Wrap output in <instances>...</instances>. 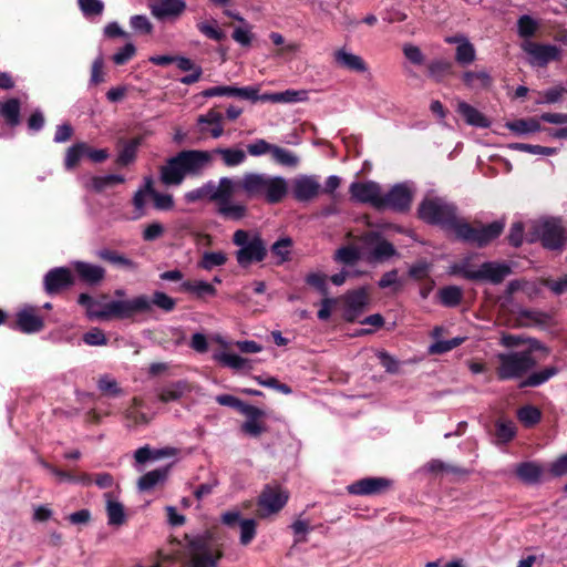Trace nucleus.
Here are the masks:
<instances>
[{"mask_svg":"<svg viewBox=\"0 0 567 567\" xmlns=\"http://www.w3.org/2000/svg\"><path fill=\"white\" fill-rule=\"evenodd\" d=\"M236 183L229 177H221L216 183L208 181L200 187L185 193L187 203L208 200L215 204L216 213L227 220H241L247 214V206L233 199L236 192Z\"/></svg>","mask_w":567,"mask_h":567,"instance_id":"obj_1","label":"nucleus"},{"mask_svg":"<svg viewBox=\"0 0 567 567\" xmlns=\"http://www.w3.org/2000/svg\"><path fill=\"white\" fill-rule=\"evenodd\" d=\"M238 186L248 198L265 199L269 204L280 203L288 193L286 178L266 173H246Z\"/></svg>","mask_w":567,"mask_h":567,"instance_id":"obj_2","label":"nucleus"},{"mask_svg":"<svg viewBox=\"0 0 567 567\" xmlns=\"http://www.w3.org/2000/svg\"><path fill=\"white\" fill-rule=\"evenodd\" d=\"M419 216L426 223L440 225L454 234L463 220L457 217L456 208L453 204L439 197L425 198L419 207Z\"/></svg>","mask_w":567,"mask_h":567,"instance_id":"obj_3","label":"nucleus"},{"mask_svg":"<svg viewBox=\"0 0 567 567\" xmlns=\"http://www.w3.org/2000/svg\"><path fill=\"white\" fill-rule=\"evenodd\" d=\"M496 375L499 380L524 377L536 365L532 350L502 352L496 355Z\"/></svg>","mask_w":567,"mask_h":567,"instance_id":"obj_4","label":"nucleus"},{"mask_svg":"<svg viewBox=\"0 0 567 567\" xmlns=\"http://www.w3.org/2000/svg\"><path fill=\"white\" fill-rule=\"evenodd\" d=\"M233 243L239 247L236 260L243 268L262 261L267 256V246L258 233L238 229L233 235Z\"/></svg>","mask_w":567,"mask_h":567,"instance_id":"obj_5","label":"nucleus"},{"mask_svg":"<svg viewBox=\"0 0 567 567\" xmlns=\"http://www.w3.org/2000/svg\"><path fill=\"white\" fill-rule=\"evenodd\" d=\"M189 567H217L223 553L208 534L198 535L187 543ZM152 567H161L159 563Z\"/></svg>","mask_w":567,"mask_h":567,"instance_id":"obj_6","label":"nucleus"},{"mask_svg":"<svg viewBox=\"0 0 567 567\" xmlns=\"http://www.w3.org/2000/svg\"><path fill=\"white\" fill-rule=\"evenodd\" d=\"M151 312V302L146 295H138L132 299H115L104 302L100 320H125L141 313Z\"/></svg>","mask_w":567,"mask_h":567,"instance_id":"obj_7","label":"nucleus"},{"mask_svg":"<svg viewBox=\"0 0 567 567\" xmlns=\"http://www.w3.org/2000/svg\"><path fill=\"white\" fill-rule=\"evenodd\" d=\"M504 227L505 223L502 220L493 221L492 224L482 227H473L465 220H462L455 235L464 241L482 247L497 238L504 230Z\"/></svg>","mask_w":567,"mask_h":567,"instance_id":"obj_8","label":"nucleus"},{"mask_svg":"<svg viewBox=\"0 0 567 567\" xmlns=\"http://www.w3.org/2000/svg\"><path fill=\"white\" fill-rule=\"evenodd\" d=\"M532 228L530 240L540 239L544 247L548 249H559L567 240L564 228L556 219L534 221Z\"/></svg>","mask_w":567,"mask_h":567,"instance_id":"obj_9","label":"nucleus"},{"mask_svg":"<svg viewBox=\"0 0 567 567\" xmlns=\"http://www.w3.org/2000/svg\"><path fill=\"white\" fill-rule=\"evenodd\" d=\"M289 493L279 486H266L258 498V516L277 514L288 502Z\"/></svg>","mask_w":567,"mask_h":567,"instance_id":"obj_10","label":"nucleus"},{"mask_svg":"<svg viewBox=\"0 0 567 567\" xmlns=\"http://www.w3.org/2000/svg\"><path fill=\"white\" fill-rule=\"evenodd\" d=\"M364 259L369 262H380L389 259L395 254L393 245L377 233H368L361 238Z\"/></svg>","mask_w":567,"mask_h":567,"instance_id":"obj_11","label":"nucleus"},{"mask_svg":"<svg viewBox=\"0 0 567 567\" xmlns=\"http://www.w3.org/2000/svg\"><path fill=\"white\" fill-rule=\"evenodd\" d=\"M413 190L408 184H396L386 194H382L380 209L405 212L410 208Z\"/></svg>","mask_w":567,"mask_h":567,"instance_id":"obj_12","label":"nucleus"},{"mask_svg":"<svg viewBox=\"0 0 567 567\" xmlns=\"http://www.w3.org/2000/svg\"><path fill=\"white\" fill-rule=\"evenodd\" d=\"M351 199L358 203L370 204L380 209L382 190L381 186L372 181L354 182L350 185Z\"/></svg>","mask_w":567,"mask_h":567,"instance_id":"obj_13","label":"nucleus"},{"mask_svg":"<svg viewBox=\"0 0 567 567\" xmlns=\"http://www.w3.org/2000/svg\"><path fill=\"white\" fill-rule=\"evenodd\" d=\"M224 116L215 109L200 114L196 120V128L199 134L198 140H205L208 136L219 138L224 134Z\"/></svg>","mask_w":567,"mask_h":567,"instance_id":"obj_14","label":"nucleus"},{"mask_svg":"<svg viewBox=\"0 0 567 567\" xmlns=\"http://www.w3.org/2000/svg\"><path fill=\"white\" fill-rule=\"evenodd\" d=\"M186 175H198L213 162L209 151L188 150L177 154Z\"/></svg>","mask_w":567,"mask_h":567,"instance_id":"obj_15","label":"nucleus"},{"mask_svg":"<svg viewBox=\"0 0 567 567\" xmlns=\"http://www.w3.org/2000/svg\"><path fill=\"white\" fill-rule=\"evenodd\" d=\"M392 482L385 477H367L350 484L347 489L352 495H379L388 491Z\"/></svg>","mask_w":567,"mask_h":567,"instance_id":"obj_16","label":"nucleus"},{"mask_svg":"<svg viewBox=\"0 0 567 567\" xmlns=\"http://www.w3.org/2000/svg\"><path fill=\"white\" fill-rule=\"evenodd\" d=\"M321 192V185L316 176L300 175L292 181V194L299 202H309Z\"/></svg>","mask_w":567,"mask_h":567,"instance_id":"obj_17","label":"nucleus"},{"mask_svg":"<svg viewBox=\"0 0 567 567\" xmlns=\"http://www.w3.org/2000/svg\"><path fill=\"white\" fill-rule=\"evenodd\" d=\"M43 284L47 293L55 295L73 284V276L68 268H54L44 276Z\"/></svg>","mask_w":567,"mask_h":567,"instance_id":"obj_18","label":"nucleus"},{"mask_svg":"<svg viewBox=\"0 0 567 567\" xmlns=\"http://www.w3.org/2000/svg\"><path fill=\"white\" fill-rule=\"evenodd\" d=\"M43 318L38 313V309L25 306L17 313V328L23 333H35L43 329Z\"/></svg>","mask_w":567,"mask_h":567,"instance_id":"obj_19","label":"nucleus"},{"mask_svg":"<svg viewBox=\"0 0 567 567\" xmlns=\"http://www.w3.org/2000/svg\"><path fill=\"white\" fill-rule=\"evenodd\" d=\"M525 52L532 58V63L546 65L548 62L559 58V49L555 45H543L533 42H526L523 45Z\"/></svg>","mask_w":567,"mask_h":567,"instance_id":"obj_20","label":"nucleus"},{"mask_svg":"<svg viewBox=\"0 0 567 567\" xmlns=\"http://www.w3.org/2000/svg\"><path fill=\"white\" fill-rule=\"evenodd\" d=\"M184 0H158L150 6L151 13L158 20L178 18L186 10Z\"/></svg>","mask_w":567,"mask_h":567,"instance_id":"obj_21","label":"nucleus"},{"mask_svg":"<svg viewBox=\"0 0 567 567\" xmlns=\"http://www.w3.org/2000/svg\"><path fill=\"white\" fill-rule=\"evenodd\" d=\"M344 318L348 321H354L364 310L368 305V292L361 288L344 296Z\"/></svg>","mask_w":567,"mask_h":567,"instance_id":"obj_22","label":"nucleus"},{"mask_svg":"<svg viewBox=\"0 0 567 567\" xmlns=\"http://www.w3.org/2000/svg\"><path fill=\"white\" fill-rule=\"evenodd\" d=\"M512 272L511 267L504 262H484L478 267L477 280H487L494 285L501 284Z\"/></svg>","mask_w":567,"mask_h":567,"instance_id":"obj_23","label":"nucleus"},{"mask_svg":"<svg viewBox=\"0 0 567 567\" xmlns=\"http://www.w3.org/2000/svg\"><path fill=\"white\" fill-rule=\"evenodd\" d=\"M161 181L165 185H181L186 176L178 156L171 157L159 169Z\"/></svg>","mask_w":567,"mask_h":567,"instance_id":"obj_24","label":"nucleus"},{"mask_svg":"<svg viewBox=\"0 0 567 567\" xmlns=\"http://www.w3.org/2000/svg\"><path fill=\"white\" fill-rule=\"evenodd\" d=\"M247 420L241 425V431L250 436L257 437L266 431L265 424L260 419L265 415L264 411L257 406L249 405L243 413Z\"/></svg>","mask_w":567,"mask_h":567,"instance_id":"obj_25","label":"nucleus"},{"mask_svg":"<svg viewBox=\"0 0 567 567\" xmlns=\"http://www.w3.org/2000/svg\"><path fill=\"white\" fill-rule=\"evenodd\" d=\"M308 100V91L306 90H286L284 92L264 93L261 102H271L276 104H292L305 102Z\"/></svg>","mask_w":567,"mask_h":567,"instance_id":"obj_26","label":"nucleus"},{"mask_svg":"<svg viewBox=\"0 0 567 567\" xmlns=\"http://www.w3.org/2000/svg\"><path fill=\"white\" fill-rule=\"evenodd\" d=\"M334 62L344 69L354 71L358 73H364L368 71V65L360 55L351 53L346 49H339L333 53Z\"/></svg>","mask_w":567,"mask_h":567,"instance_id":"obj_27","label":"nucleus"},{"mask_svg":"<svg viewBox=\"0 0 567 567\" xmlns=\"http://www.w3.org/2000/svg\"><path fill=\"white\" fill-rule=\"evenodd\" d=\"M107 524L111 526H122L126 520L124 506L112 493H105Z\"/></svg>","mask_w":567,"mask_h":567,"instance_id":"obj_28","label":"nucleus"},{"mask_svg":"<svg viewBox=\"0 0 567 567\" xmlns=\"http://www.w3.org/2000/svg\"><path fill=\"white\" fill-rule=\"evenodd\" d=\"M142 406V399H132L130 406L124 412V419L127 426L145 425L150 423L151 417L141 410Z\"/></svg>","mask_w":567,"mask_h":567,"instance_id":"obj_29","label":"nucleus"},{"mask_svg":"<svg viewBox=\"0 0 567 567\" xmlns=\"http://www.w3.org/2000/svg\"><path fill=\"white\" fill-rule=\"evenodd\" d=\"M457 113H460L465 122L468 125L477 126V127H488L489 121L486 116H484L478 110L470 105L468 103L464 101L457 102L456 107Z\"/></svg>","mask_w":567,"mask_h":567,"instance_id":"obj_30","label":"nucleus"},{"mask_svg":"<svg viewBox=\"0 0 567 567\" xmlns=\"http://www.w3.org/2000/svg\"><path fill=\"white\" fill-rule=\"evenodd\" d=\"M74 268L80 278L90 285H96L101 282L105 276V270L96 265L78 261L74 264Z\"/></svg>","mask_w":567,"mask_h":567,"instance_id":"obj_31","label":"nucleus"},{"mask_svg":"<svg viewBox=\"0 0 567 567\" xmlns=\"http://www.w3.org/2000/svg\"><path fill=\"white\" fill-rule=\"evenodd\" d=\"M427 76L435 82H443L453 74V63L447 60L436 59L426 65Z\"/></svg>","mask_w":567,"mask_h":567,"instance_id":"obj_32","label":"nucleus"},{"mask_svg":"<svg viewBox=\"0 0 567 567\" xmlns=\"http://www.w3.org/2000/svg\"><path fill=\"white\" fill-rule=\"evenodd\" d=\"M169 467L156 468L147 472L143 476L140 477L137 482V486L140 491H151L156 485L165 482L168 475Z\"/></svg>","mask_w":567,"mask_h":567,"instance_id":"obj_33","label":"nucleus"},{"mask_svg":"<svg viewBox=\"0 0 567 567\" xmlns=\"http://www.w3.org/2000/svg\"><path fill=\"white\" fill-rule=\"evenodd\" d=\"M462 79L464 84L472 90L487 89L492 84V78L486 71H467Z\"/></svg>","mask_w":567,"mask_h":567,"instance_id":"obj_34","label":"nucleus"},{"mask_svg":"<svg viewBox=\"0 0 567 567\" xmlns=\"http://www.w3.org/2000/svg\"><path fill=\"white\" fill-rule=\"evenodd\" d=\"M188 384L185 381H178L162 388L158 391V399L164 403L179 400L188 392Z\"/></svg>","mask_w":567,"mask_h":567,"instance_id":"obj_35","label":"nucleus"},{"mask_svg":"<svg viewBox=\"0 0 567 567\" xmlns=\"http://www.w3.org/2000/svg\"><path fill=\"white\" fill-rule=\"evenodd\" d=\"M124 177L121 175L110 174L104 176H92L85 184L86 188L94 192H103L106 188L113 187L116 184L124 183Z\"/></svg>","mask_w":567,"mask_h":567,"instance_id":"obj_36","label":"nucleus"},{"mask_svg":"<svg viewBox=\"0 0 567 567\" xmlns=\"http://www.w3.org/2000/svg\"><path fill=\"white\" fill-rule=\"evenodd\" d=\"M517 476L525 483H537L543 474V468L534 462H524L516 467Z\"/></svg>","mask_w":567,"mask_h":567,"instance_id":"obj_37","label":"nucleus"},{"mask_svg":"<svg viewBox=\"0 0 567 567\" xmlns=\"http://www.w3.org/2000/svg\"><path fill=\"white\" fill-rule=\"evenodd\" d=\"M292 239L284 237L275 241L270 247L271 255L276 258V265H282L290 260Z\"/></svg>","mask_w":567,"mask_h":567,"instance_id":"obj_38","label":"nucleus"},{"mask_svg":"<svg viewBox=\"0 0 567 567\" xmlns=\"http://www.w3.org/2000/svg\"><path fill=\"white\" fill-rule=\"evenodd\" d=\"M210 153H213V156L218 154L228 167L238 166L246 159V153L239 148H216Z\"/></svg>","mask_w":567,"mask_h":567,"instance_id":"obj_39","label":"nucleus"},{"mask_svg":"<svg viewBox=\"0 0 567 567\" xmlns=\"http://www.w3.org/2000/svg\"><path fill=\"white\" fill-rule=\"evenodd\" d=\"M0 114L10 126H17L20 123V102L17 99H10L1 103Z\"/></svg>","mask_w":567,"mask_h":567,"instance_id":"obj_40","label":"nucleus"},{"mask_svg":"<svg viewBox=\"0 0 567 567\" xmlns=\"http://www.w3.org/2000/svg\"><path fill=\"white\" fill-rule=\"evenodd\" d=\"M97 256L105 261L128 270H135L137 268L136 262H134L132 259L110 249L100 250Z\"/></svg>","mask_w":567,"mask_h":567,"instance_id":"obj_41","label":"nucleus"},{"mask_svg":"<svg viewBox=\"0 0 567 567\" xmlns=\"http://www.w3.org/2000/svg\"><path fill=\"white\" fill-rule=\"evenodd\" d=\"M364 250L362 243L360 246H347L337 250L336 259L343 264H354L357 260L363 258L364 259Z\"/></svg>","mask_w":567,"mask_h":567,"instance_id":"obj_42","label":"nucleus"},{"mask_svg":"<svg viewBox=\"0 0 567 567\" xmlns=\"http://www.w3.org/2000/svg\"><path fill=\"white\" fill-rule=\"evenodd\" d=\"M558 373L556 367H547L540 371L530 373L522 383L520 386H538L547 382L550 378Z\"/></svg>","mask_w":567,"mask_h":567,"instance_id":"obj_43","label":"nucleus"},{"mask_svg":"<svg viewBox=\"0 0 567 567\" xmlns=\"http://www.w3.org/2000/svg\"><path fill=\"white\" fill-rule=\"evenodd\" d=\"M227 260V255L224 251H206L203 254L198 267L209 271L215 267L224 266Z\"/></svg>","mask_w":567,"mask_h":567,"instance_id":"obj_44","label":"nucleus"},{"mask_svg":"<svg viewBox=\"0 0 567 567\" xmlns=\"http://www.w3.org/2000/svg\"><path fill=\"white\" fill-rule=\"evenodd\" d=\"M213 359L225 367L240 370L246 368L248 360L234 353L228 352H215Z\"/></svg>","mask_w":567,"mask_h":567,"instance_id":"obj_45","label":"nucleus"},{"mask_svg":"<svg viewBox=\"0 0 567 567\" xmlns=\"http://www.w3.org/2000/svg\"><path fill=\"white\" fill-rule=\"evenodd\" d=\"M476 59V51L474 45L467 40H462V43L456 47L455 60L462 65H468Z\"/></svg>","mask_w":567,"mask_h":567,"instance_id":"obj_46","label":"nucleus"},{"mask_svg":"<svg viewBox=\"0 0 567 567\" xmlns=\"http://www.w3.org/2000/svg\"><path fill=\"white\" fill-rule=\"evenodd\" d=\"M148 302H151V311L153 307H157L165 312H171L176 307V300L163 291H155L152 298H148Z\"/></svg>","mask_w":567,"mask_h":567,"instance_id":"obj_47","label":"nucleus"},{"mask_svg":"<svg viewBox=\"0 0 567 567\" xmlns=\"http://www.w3.org/2000/svg\"><path fill=\"white\" fill-rule=\"evenodd\" d=\"M183 289L185 291L195 293L197 297H204L206 295L215 296L216 289L215 287L206 281L199 280V281H185L182 285Z\"/></svg>","mask_w":567,"mask_h":567,"instance_id":"obj_48","label":"nucleus"},{"mask_svg":"<svg viewBox=\"0 0 567 567\" xmlns=\"http://www.w3.org/2000/svg\"><path fill=\"white\" fill-rule=\"evenodd\" d=\"M79 303L86 308V315L90 319L100 320V315L103 311L104 302L101 300H94L86 293L79 296Z\"/></svg>","mask_w":567,"mask_h":567,"instance_id":"obj_49","label":"nucleus"},{"mask_svg":"<svg viewBox=\"0 0 567 567\" xmlns=\"http://www.w3.org/2000/svg\"><path fill=\"white\" fill-rule=\"evenodd\" d=\"M86 143H76L69 147L65 153L64 165L66 169H73L80 159L85 155Z\"/></svg>","mask_w":567,"mask_h":567,"instance_id":"obj_50","label":"nucleus"},{"mask_svg":"<svg viewBox=\"0 0 567 567\" xmlns=\"http://www.w3.org/2000/svg\"><path fill=\"white\" fill-rule=\"evenodd\" d=\"M451 274L461 275L462 277L470 280H477L475 275H478V267L475 268L472 265L471 258H465L451 266Z\"/></svg>","mask_w":567,"mask_h":567,"instance_id":"obj_51","label":"nucleus"},{"mask_svg":"<svg viewBox=\"0 0 567 567\" xmlns=\"http://www.w3.org/2000/svg\"><path fill=\"white\" fill-rule=\"evenodd\" d=\"M97 388L103 395L116 398L122 395L123 391L116 380L107 374L100 377Z\"/></svg>","mask_w":567,"mask_h":567,"instance_id":"obj_52","label":"nucleus"},{"mask_svg":"<svg viewBox=\"0 0 567 567\" xmlns=\"http://www.w3.org/2000/svg\"><path fill=\"white\" fill-rule=\"evenodd\" d=\"M271 156L276 163L282 166L295 167L299 163V158L296 154L276 145L272 148Z\"/></svg>","mask_w":567,"mask_h":567,"instance_id":"obj_53","label":"nucleus"},{"mask_svg":"<svg viewBox=\"0 0 567 567\" xmlns=\"http://www.w3.org/2000/svg\"><path fill=\"white\" fill-rule=\"evenodd\" d=\"M507 127L517 134H528L540 131V124L535 118L516 120L507 124Z\"/></svg>","mask_w":567,"mask_h":567,"instance_id":"obj_54","label":"nucleus"},{"mask_svg":"<svg viewBox=\"0 0 567 567\" xmlns=\"http://www.w3.org/2000/svg\"><path fill=\"white\" fill-rule=\"evenodd\" d=\"M256 527H257V524H256L255 519L246 518V519H241L240 520V525H239L240 537H239V540H240L241 545L247 546V545H249L252 542V539L256 536Z\"/></svg>","mask_w":567,"mask_h":567,"instance_id":"obj_55","label":"nucleus"},{"mask_svg":"<svg viewBox=\"0 0 567 567\" xmlns=\"http://www.w3.org/2000/svg\"><path fill=\"white\" fill-rule=\"evenodd\" d=\"M440 299L444 306L454 307L462 300V290L458 287L450 286L440 291Z\"/></svg>","mask_w":567,"mask_h":567,"instance_id":"obj_56","label":"nucleus"},{"mask_svg":"<svg viewBox=\"0 0 567 567\" xmlns=\"http://www.w3.org/2000/svg\"><path fill=\"white\" fill-rule=\"evenodd\" d=\"M538 23L530 16H522L517 21L518 34L522 38H530L535 34Z\"/></svg>","mask_w":567,"mask_h":567,"instance_id":"obj_57","label":"nucleus"},{"mask_svg":"<svg viewBox=\"0 0 567 567\" xmlns=\"http://www.w3.org/2000/svg\"><path fill=\"white\" fill-rule=\"evenodd\" d=\"M511 148L522 151V152H527L530 154H536V155H545V156L554 155L557 153V150L554 147H545V146H540V145H532V144H524V143L512 144Z\"/></svg>","mask_w":567,"mask_h":567,"instance_id":"obj_58","label":"nucleus"},{"mask_svg":"<svg viewBox=\"0 0 567 567\" xmlns=\"http://www.w3.org/2000/svg\"><path fill=\"white\" fill-rule=\"evenodd\" d=\"M517 416L526 426H532L540 420V411L537 408L527 405L518 410Z\"/></svg>","mask_w":567,"mask_h":567,"instance_id":"obj_59","label":"nucleus"},{"mask_svg":"<svg viewBox=\"0 0 567 567\" xmlns=\"http://www.w3.org/2000/svg\"><path fill=\"white\" fill-rule=\"evenodd\" d=\"M404 56L414 65H423L425 55L422 50L412 43H405L402 48Z\"/></svg>","mask_w":567,"mask_h":567,"instance_id":"obj_60","label":"nucleus"},{"mask_svg":"<svg viewBox=\"0 0 567 567\" xmlns=\"http://www.w3.org/2000/svg\"><path fill=\"white\" fill-rule=\"evenodd\" d=\"M137 146L138 140H133L125 144L123 150L118 154L117 163L123 166L132 163L135 159Z\"/></svg>","mask_w":567,"mask_h":567,"instance_id":"obj_61","label":"nucleus"},{"mask_svg":"<svg viewBox=\"0 0 567 567\" xmlns=\"http://www.w3.org/2000/svg\"><path fill=\"white\" fill-rule=\"evenodd\" d=\"M197 28L204 35L215 41H221L226 37L224 31L217 27L216 22H200L197 24Z\"/></svg>","mask_w":567,"mask_h":567,"instance_id":"obj_62","label":"nucleus"},{"mask_svg":"<svg viewBox=\"0 0 567 567\" xmlns=\"http://www.w3.org/2000/svg\"><path fill=\"white\" fill-rule=\"evenodd\" d=\"M79 6L86 17L100 16L104 9L101 0H79Z\"/></svg>","mask_w":567,"mask_h":567,"instance_id":"obj_63","label":"nucleus"},{"mask_svg":"<svg viewBox=\"0 0 567 567\" xmlns=\"http://www.w3.org/2000/svg\"><path fill=\"white\" fill-rule=\"evenodd\" d=\"M130 24L136 32L148 34L153 30V24L146 16L136 14L131 17Z\"/></svg>","mask_w":567,"mask_h":567,"instance_id":"obj_64","label":"nucleus"}]
</instances>
